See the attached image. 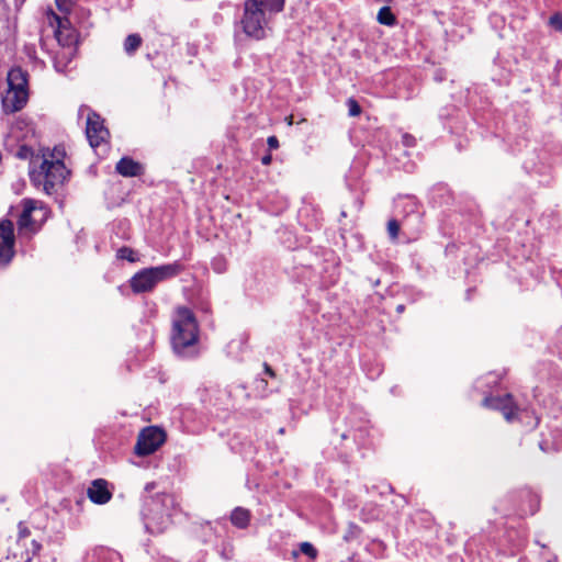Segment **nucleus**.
Instances as JSON below:
<instances>
[{"label":"nucleus","instance_id":"obj_1","mask_svg":"<svg viewBox=\"0 0 562 562\" xmlns=\"http://www.w3.org/2000/svg\"><path fill=\"white\" fill-rule=\"evenodd\" d=\"M64 154V150L54 148L31 158L29 171L31 182L36 188H42L46 194L56 192V188L64 184L69 176V170L63 161Z\"/></svg>","mask_w":562,"mask_h":562},{"label":"nucleus","instance_id":"obj_2","mask_svg":"<svg viewBox=\"0 0 562 562\" xmlns=\"http://www.w3.org/2000/svg\"><path fill=\"white\" fill-rule=\"evenodd\" d=\"M175 499L166 493L145 496L142 516L145 528L150 533L162 532L170 524Z\"/></svg>","mask_w":562,"mask_h":562},{"label":"nucleus","instance_id":"obj_3","mask_svg":"<svg viewBox=\"0 0 562 562\" xmlns=\"http://www.w3.org/2000/svg\"><path fill=\"white\" fill-rule=\"evenodd\" d=\"M270 13L261 0H245L244 13L240 19L243 32L257 41L267 36L269 30Z\"/></svg>","mask_w":562,"mask_h":562},{"label":"nucleus","instance_id":"obj_4","mask_svg":"<svg viewBox=\"0 0 562 562\" xmlns=\"http://www.w3.org/2000/svg\"><path fill=\"white\" fill-rule=\"evenodd\" d=\"M171 341L178 353L198 341V324L193 313L187 307L176 311Z\"/></svg>","mask_w":562,"mask_h":562},{"label":"nucleus","instance_id":"obj_5","mask_svg":"<svg viewBox=\"0 0 562 562\" xmlns=\"http://www.w3.org/2000/svg\"><path fill=\"white\" fill-rule=\"evenodd\" d=\"M180 271L178 263H168L143 269L132 277L130 283L133 292L144 293L151 291L159 282L176 277Z\"/></svg>","mask_w":562,"mask_h":562},{"label":"nucleus","instance_id":"obj_6","mask_svg":"<svg viewBox=\"0 0 562 562\" xmlns=\"http://www.w3.org/2000/svg\"><path fill=\"white\" fill-rule=\"evenodd\" d=\"M165 440L166 434L162 429L155 426L146 427L138 435L135 453L140 457L151 454Z\"/></svg>","mask_w":562,"mask_h":562},{"label":"nucleus","instance_id":"obj_7","mask_svg":"<svg viewBox=\"0 0 562 562\" xmlns=\"http://www.w3.org/2000/svg\"><path fill=\"white\" fill-rule=\"evenodd\" d=\"M80 114L89 111L86 124V135L91 147L95 148L104 143L109 137V131L103 124V120L95 112H91L87 106L80 108Z\"/></svg>","mask_w":562,"mask_h":562},{"label":"nucleus","instance_id":"obj_8","mask_svg":"<svg viewBox=\"0 0 562 562\" xmlns=\"http://www.w3.org/2000/svg\"><path fill=\"white\" fill-rule=\"evenodd\" d=\"M14 256V233L11 221L0 222V267L7 266Z\"/></svg>","mask_w":562,"mask_h":562},{"label":"nucleus","instance_id":"obj_9","mask_svg":"<svg viewBox=\"0 0 562 562\" xmlns=\"http://www.w3.org/2000/svg\"><path fill=\"white\" fill-rule=\"evenodd\" d=\"M483 405L488 408L501 411L507 422H512L517 412V407L514 404L513 396L510 394L485 397L483 400Z\"/></svg>","mask_w":562,"mask_h":562},{"label":"nucleus","instance_id":"obj_10","mask_svg":"<svg viewBox=\"0 0 562 562\" xmlns=\"http://www.w3.org/2000/svg\"><path fill=\"white\" fill-rule=\"evenodd\" d=\"M29 98V93H19L7 89L1 95L2 111L5 114L19 112L25 108Z\"/></svg>","mask_w":562,"mask_h":562},{"label":"nucleus","instance_id":"obj_11","mask_svg":"<svg viewBox=\"0 0 562 562\" xmlns=\"http://www.w3.org/2000/svg\"><path fill=\"white\" fill-rule=\"evenodd\" d=\"M8 90L29 93V75L20 67L12 68L7 76Z\"/></svg>","mask_w":562,"mask_h":562},{"label":"nucleus","instance_id":"obj_12","mask_svg":"<svg viewBox=\"0 0 562 562\" xmlns=\"http://www.w3.org/2000/svg\"><path fill=\"white\" fill-rule=\"evenodd\" d=\"M87 494L92 503L99 505L106 504L112 497V493L108 488V482L103 479L92 481Z\"/></svg>","mask_w":562,"mask_h":562},{"label":"nucleus","instance_id":"obj_13","mask_svg":"<svg viewBox=\"0 0 562 562\" xmlns=\"http://www.w3.org/2000/svg\"><path fill=\"white\" fill-rule=\"evenodd\" d=\"M23 211L18 220V225L20 229H34L35 221L32 217V214L36 211L45 213L43 207H38L37 202L31 199H24L22 201Z\"/></svg>","mask_w":562,"mask_h":562},{"label":"nucleus","instance_id":"obj_14","mask_svg":"<svg viewBox=\"0 0 562 562\" xmlns=\"http://www.w3.org/2000/svg\"><path fill=\"white\" fill-rule=\"evenodd\" d=\"M115 170L119 175L127 178L138 177L144 173V167L130 157L121 158L115 166Z\"/></svg>","mask_w":562,"mask_h":562},{"label":"nucleus","instance_id":"obj_15","mask_svg":"<svg viewBox=\"0 0 562 562\" xmlns=\"http://www.w3.org/2000/svg\"><path fill=\"white\" fill-rule=\"evenodd\" d=\"M231 522L239 528L245 529L250 522V512L244 507H236L231 514Z\"/></svg>","mask_w":562,"mask_h":562},{"label":"nucleus","instance_id":"obj_16","mask_svg":"<svg viewBox=\"0 0 562 562\" xmlns=\"http://www.w3.org/2000/svg\"><path fill=\"white\" fill-rule=\"evenodd\" d=\"M400 203L403 206V211L407 216H413L417 222L420 221V214L417 210V202L414 198H402Z\"/></svg>","mask_w":562,"mask_h":562},{"label":"nucleus","instance_id":"obj_17","mask_svg":"<svg viewBox=\"0 0 562 562\" xmlns=\"http://www.w3.org/2000/svg\"><path fill=\"white\" fill-rule=\"evenodd\" d=\"M143 40L139 34H130L124 41V52L127 55H133L142 45Z\"/></svg>","mask_w":562,"mask_h":562},{"label":"nucleus","instance_id":"obj_18","mask_svg":"<svg viewBox=\"0 0 562 562\" xmlns=\"http://www.w3.org/2000/svg\"><path fill=\"white\" fill-rule=\"evenodd\" d=\"M376 20L380 24L387 26H392L396 22L395 15L392 13L390 7L387 5H384L379 10Z\"/></svg>","mask_w":562,"mask_h":562},{"label":"nucleus","instance_id":"obj_19","mask_svg":"<svg viewBox=\"0 0 562 562\" xmlns=\"http://www.w3.org/2000/svg\"><path fill=\"white\" fill-rule=\"evenodd\" d=\"M116 257L119 259H124L130 262L136 261L135 251L128 247H121L116 252Z\"/></svg>","mask_w":562,"mask_h":562},{"label":"nucleus","instance_id":"obj_20","mask_svg":"<svg viewBox=\"0 0 562 562\" xmlns=\"http://www.w3.org/2000/svg\"><path fill=\"white\" fill-rule=\"evenodd\" d=\"M400 232V222L397 220H390L387 222V233L392 240L397 239Z\"/></svg>","mask_w":562,"mask_h":562},{"label":"nucleus","instance_id":"obj_21","mask_svg":"<svg viewBox=\"0 0 562 562\" xmlns=\"http://www.w3.org/2000/svg\"><path fill=\"white\" fill-rule=\"evenodd\" d=\"M300 550L303 554H305L312 559H315L317 557V550L310 542H302L300 544Z\"/></svg>","mask_w":562,"mask_h":562},{"label":"nucleus","instance_id":"obj_22","mask_svg":"<svg viewBox=\"0 0 562 562\" xmlns=\"http://www.w3.org/2000/svg\"><path fill=\"white\" fill-rule=\"evenodd\" d=\"M347 106L350 116H358L361 113V108L353 98L347 100Z\"/></svg>","mask_w":562,"mask_h":562},{"label":"nucleus","instance_id":"obj_23","mask_svg":"<svg viewBox=\"0 0 562 562\" xmlns=\"http://www.w3.org/2000/svg\"><path fill=\"white\" fill-rule=\"evenodd\" d=\"M359 533H360V528L356 524L350 522L348 526V531L345 535L344 539L346 541H349V540L358 537Z\"/></svg>","mask_w":562,"mask_h":562},{"label":"nucleus","instance_id":"obj_24","mask_svg":"<svg viewBox=\"0 0 562 562\" xmlns=\"http://www.w3.org/2000/svg\"><path fill=\"white\" fill-rule=\"evenodd\" d=\"M549 24L557 31H562V15L559 13L553 14L549 19Z\"/></svg>","mask_w":562,"mask_h":562},{"label":"nucleus","instance_id":"obj_25","mask_svg":"<svg viewBox=\"0 0 562 562\" xmlns=\"http://www.w3.org/2000/svg\"><path fill=\"white\" fill-rule=\"evenodd\" d=\"M56 4L60 11L68 12L71 7V0H56Z\"/></svg>","mask_w":562,"mask_h":562},{"label":"nucleus","instance_id":"obj_26","mask_svg":"<svg viewBox=\"0 0 562 562\" xmlns=\"http://www.w3.org/2000/svg\"><path fill=\"white\" fill-rule=\"evenodd\" d=\"M269 149L274 150L279 148V140L276 136H269L267 139Z\"/></svg>","mask_w":562,"mask_h":562},{"label":"nucleus","instance_id":"obj_27","mask_svg":"<svg viewBox=\"0 0 562 562\" xmlns=\"http://www.w3.org/2000/svg\"><path fill=\"white\" fill-rule=\"evenodd\" d=\"M402 140L406 147H412L415 145V138L409 134H404Z\"/></svg>","mask_w":562,"mask_h":562},{"label":"nucleus","instance_id":"obj_28","mask_svg":"<svg viewBox=\"0 0 562 562\" xmlns=\"http://www.w3.org/2000/svg\"><path fill=\"white\" fill-rule=\"evenodd\" d=\"M30 154L31 149L26 146H22L18 151V157L25 159L29 157Z\"/></svg>","mask_w":562,"mask_h":562},{"label":"nucleus","instance_id":"obj_29","mask_svg":"<svg viewBox=\"0 0 562 562\" xmlns=\"http://www.w3.org/2000/svg\"><path fill=\"white\" fill-rule=\"evenodd\" d=\"M271 160H272V157H271V155L269 154V155H266V156H263V157L261 158V164H262V165H265V166H267V165H269V164L271 162Z\"/></svg>","mask_w":562,"mask_h":562},{"label":"nucleus","instance_id":"obj_30","mask_svg":"<svg viewBox=\"0 0 562 562\" xmlns=\"http://www.w3.org/2000/svg\"><path fill=\"white\" fill-rule=\"evenodd\" d=\"M19 528H20V537L24 538V537H26L30 533V531L27 530L26 527H22L20 525Z\"/></svg>","mask_w":562,"mask_h":562},{"label":"nucleus","instance_id":"obj_31","mask_svg":"<svg viewBox=\"0 0 562 562\" xmlns=\"http://www.w3.org/2000/svg\"><path fill=\"white\" fill-rule=\"evenodd\" d=\"M156 487V484L154 482L147 483L145 486V492L150 493Z\"/></svg>","mask_w":562,"mask_h":562},{"label":"nucleus","instance_id":"obj_32","mask_svg":"<svg viewBox=\"0 0 562 562\" xmlns=\"http://www.w3.org/2000/svg\"><path fill=\"white\" fill-rule=\"evenodd\" d=\"M32 546H33V551H34V553H35V552H37V551H40V549H41V544H40L37 541L32 540Z\"/></svg>","mask_w":562,"mask_h":562},{"label":"nucleus","instance_id":"obj_33","mask_svg":"<svg viewBox=\"0 0 562 562\" xmlns=\"http://www.w3.org/2000/svg\"><path fill=\"white\" fill-rule=\"evenodd\" d=\"M265 369H266V372H267L269 375H271V376H273V375H274L273 370H272L268 364H265Z\"/></svg>","mask_w":562,"mask_h":562},{"label":"nucleus","instance_id":"obj_34","mask_svg":"<svg viewBox=\"0 0 562 562\" xmlns=\"http://www.w3.org/2000/svg\"><path fill=\"white\" fill-rule=\"evenodd\" d=\"M213 268L216 272H222L223 271V267L222 265H217V263H213Z\"/></svg>","mask_w":562,"mask_h":562},{"label":"nucleus","instance_id":"obj_35","mask_svg":"<svg viewBox=\"0 0 562 562\" xmlns=\"http://www.w3.org/2000/svg\"><path fill=\"white\" fill-rule=\"evenodd\" d=\"M278 432H279L280 435H283V434L285 432V429H284L283 427H281V428L278 430Z\"/></svg>","mask_w":562,"mask_h":562},{"label":"nucleus","instance_id":"obj_36","mask_svg":"<svg viewBox=\"0 0 562 562\" xmlns=\"http://www.w3.org/2000/svg\"><path fill=\"white\" fill-rule=\"evenodd\" d=\"M403 310H404V306H403V305H398V306H397V311H398V312H403Z\"/></svg>","mask_w":562,"mask_h":562},{"label":"nucleus","instance_id":"obj_37","mask_svg":"<svg viewBox=\"0 0 562 562\" xmlns=\"http://www.w3.org/2000/svg\"><path fill=\"white\" fill-rule=\"evenodd\" d=\"M538 423H539V420H538V418H536V420H535V423H533L532 427H536V426L538 425Z\"/></svg>","mask_w":562,"mask_h":562}]
</instances>
